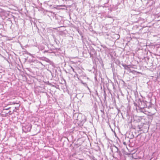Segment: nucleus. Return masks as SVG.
I'll list each match as a JSON object with an SVG mask.
<instances>
[{"mask_svg": "<svg viewBox=\"0 0 160 160\" xmlns=\"http://www.w3.org/2000/svg\"><path fill=\"white\" fill-rule=\"evenodd\" d=\"M32 127L31 124L28 123L27 124L23 127V130L26 132H29L31 131Z\"/></svg>", "mask_w": 160, "mask_h": 160, "instance_id": "1", "label": "nucleus"}, {"mask_svg": "<svg viewBox=\"0 0 160 160\" xmlns=\"http://www.w3.org/2000/svg\"><path fill=\"white\" fill-rule=\"evenodd\" d=\"M6 110H7L8 109L7 108H6V109H5Z\"/></svg>", "mask_w": 160, "mask_h": 160, "instance_id": "2", "label": "nucleus"}]
</instances>
